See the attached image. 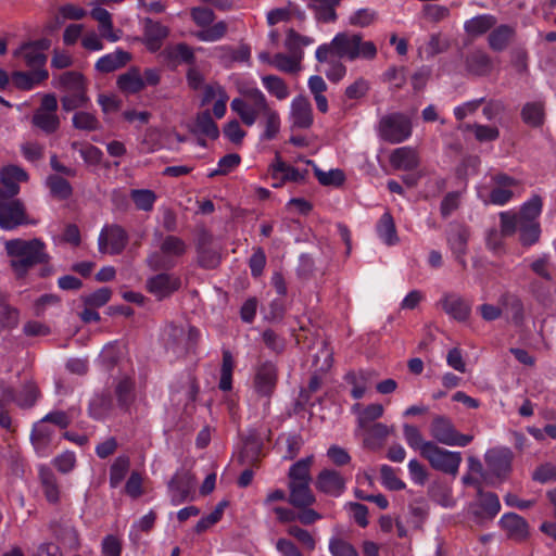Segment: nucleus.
<instances>
[{
	"instance_id": "obj_24",
	"label": "nucleus",
	"mask_w": 556,
	"mask_h": 556,
	"mask_svg": "<svg viewBox=\"0 0 556 556\" xmlns=\"http://www.w3.org/2000/svg\"><path fill=\"white\" fill-rule=\"evenodd\" d=\"M258 106L263 109V132L261 134V140H273L280 131V116L276 110L269 106L267 100H263L258 96Z\"/></svg>"
},
{
	"instance_id": "obj_17",
	"label": "nucleus",
	"mask_w": 556,
	"mask_h": 556,
	"mask_svg": "<svg viewBox=\"0 0 556 556\" xmlns=\"http://www.w3.org/2000/svg\"><path fill=\"white\" fill-rule=\"evenodd\" d=\"M288 121L291 129H307L313 125V109L304 96H296L290 103Z\"/></svg>"
},
{
	"instance_id": "obj_43",
	"label": "nucleus",
	"mask_w": 556,
	"mask_h": 556,
	"mask_svg": "<svg viewBox=\"0 0 556 556\" xmlns=\"http://www.w3.org/2000/svg\"><path fill=\"white\" fill-rule=\"evenodd\" d=\"M302 56L300 54L276 53L270 65L283 73H296L301 70Z\"/></svg>"
},
{
	"instance_id": "obj_39",
	"label": "nucleus",
	"mask_w": 556,
	"mask_h": 556,
	"mask_svg": "<svg viewBox=\"0 0 556 556\" xmlns=\"http://www.w3.org/2000/svg\"><path fill=\"white\" fill-rule=\"evenodd\" d=\"M314 42V38L301 35L293 28H289L286 30L283 46L287 49V51L291 54H300L303 59L304 48L313 45Z\"/></svg>"
},
{
	"instance_id": "obj_10",
	"label": "nucleus",
	"mask_w": 556,
	"mask_h": 556,
	"mask_svg": "<svg viewBox=\"0 0 556 556\" xmlns=\"http://www.w3.org/2000/svg\"><path fill=\"white\" fill-rule=\"evenodd\" d=\"M29 224L26 215L24 203L14 199V197H7L0 191V227L4 230H12L21 225Z\"/></svg>"
},
{
	"instance_id": "obj_60",
	"label": "nucleus",
	"mask_w": 556,
	"mask_h": 556,
	"mask_svg": "<svg viewBox=\"0 0 556 556\" xmlns=\"http://www.w3.org/2000/svg\"><path fill=\"white\" fill-rule=\"evenodd\" d=\"M41 483L46 498L50 503H56L60 500V490L54 476L48 470L40 471Z\"/></svg>"
},
{
	"instance_id": "obj_9",
	"label": "nucleus",
	"mask_w": 556,
	"mask_h": 556,
	"mask_svg": "<svg viewBox=\"0 0 556 556\" xmlns=\"http://www.w3.org/2000/svg\"><path fill=\"white\" fill-rule=\"evenodd\" d=\"M31 123L46 134H53L60 127L58 100L52 93L42 97L39 108L34 112Z\"/></svg>"
},
{
	"instance_id": "obj_32",
	"label": "nucleus",
	"mask_w": 556,
	"mask_h": 556,
	"mask_svg": "<svg viewBox=\"0 0 556 556\" xmlns=\"http://www.w3.org/2000/svg\"><path fill=\"white\" fill-rule=\"evenodd\" d=\"M20 324V311L12 306L7 294L0 292V333L15 329Z\"/></svg>"
},
{
	"instance_id": "obj_37",
	"label": "nucleus",
	"mask_w": 556,
	"mask_h": 556,
	"mask_svg": "<svg viewBox=\"0 0 556 556\" xmlns=\"http://www.w3.org/2000/svg\"><path fill=\"white\" fill-rule=\"evenodd\" d=\"M289 503L295 507H306L315 502L309 482L289 483Z\"/></svg>"
},
{
	"instance_id": "obj_59",
	"label": "nucleus",
	"mask_w": 556,
	"mask_h": 556,
	"mask_svg": "<svg viewBox=\"0 0 556 556\" xmlns=\"http://www.w3.org/2000/svg\"><path fill=\"white\" fill-rule=\"evenodd\" d=\"M520 242L523 245H532L536 243L541 236V227L539 222H520L519 227Z\"/></svg>"
},
{
	"instance_id": "obj_30",
	"label": "nucleus",
	"mask_w": 556,
	"mask_h": 556,
	"mask_svg": "<svg viewBox=\"0 0 556 556\" xmlns=\"http://www.w3.org/2000/svg\"><path fill=\"white\" fill-rule=\"evenodd\" d=\"M130 59V53L122 49H116L111 53L102 55L96 62L94 68L100 73H111L126 65Z\"/></svg>"
},
{
	"instance_id": "obj_62",
	"label": "nucleus",
	"mask_w": 556,
	"mask_h": 556,
	"mask_svg": "<svg viewBox=\"0 0 556 556\" xmlns=\"http://www.w3.org/2000/svg\"><path fill=\"white\" fill-rule=\"evenodd\" d=\"M111 296V289L108 287H102L89 294L84 295L83 301L85 306L99 308L104 306L110 301Z\"/></svg>"
},
{
	"instance_id": "obj_49",
	"label": "nucleus",
	"mask_w": 556,
	"mask_h": 556,
	"mask_svg": "<svg viewBox=\"0 0 556 556\" xmlns=\"http://www.w3.org/2000/svg\"><path fill=\"white\" fill-rule=\"evenodd\" d=\"M130 199L138 210L150 212L153 210L157 197L150 189H132L130 191Z\"/></svg>"
},
{
	"instance_id": "obj_26",
	"label": "nucleus",
	"mask_w": 556,
	"mask_h": 556,
	"mask_svg": "<svg viewBox=\"0 0 556 556\" xmlns=\"http://www.w3.org/2000/svg\"><path fill=\"white\" fill-rule=\"evenodd\" d=\"M390 163L395 169L413 170L419 166L420 159L415 148L406 146L393 150Z\"/></svg>"
},
{
	"instance_id": "obj_22",
	"label": "nucleus",
	"mask_w": 556,
	"mask_h": 556,
	"mask_svg": "<svg viewBox=\"0 0 556 556\" xmlns=\"http://www.w3.org/2000/svg\"><path fill=\"white\" fill-rule=\"evenodd\" d=\"M180 281L169 274H159L147 280V289L157 299H164L179 288Z\"/></svg>"
},
{
	"instance_id": "obj_3",
	"label": "nucleus",
	"mask_w": 556,
	"mask_h": 556,
	"mask_svg": "<svg viewBox=\"0 0 556 556\" xmlns=\"http://www.w3.org/2000/svg\"><path fill=\"white\" fill-rule=\"evenodd\" d=\"M53 85L64 92L61 103L66 112L85 108L90 101L87 94V81L79 72H65L54 79Z\"/></svg>"
},
{
	"instance_id": "obj_42",
	"label": "nucleus",
	"mask_w": 556,
	"mask_h": 556,
	"mask_svg": "<svg viewBox=\"0 0 556 556\" xmlns=\"http://www.w3.org/2000/svg\"><path fill=\"white\" fill-rule=\"evenodd\" d=\"M500 303L504 307V314L516 325L523 320V305L519 298L514 294H503L500 296Z\"/></svg>"
},
{
	"instance_id": "obj_25",
	"label": "nucleus",
	"mask_w": 556,
	"mask_h": 556,
	"mask_svg": "<svg viewBox=\"0 0 556 556\" xmlns=\"http://www.w3.org/2000/svg\"><path fill=\"white\" fill-rule=\"evenodd\" d=\"M38 397V391L35 384L28 383L15 396L10 388L0 384V403L16 402L21 407H30L35 404Z\"/></svg>"
},
{
	"instance_id": "obj_36",
	"label": "nucleus",
	"mask_w": 556,
	"mask_h": 556,
	"mask_svg": "<svg viewBox=\"0 0 556 556\" xmlns=\"http://www.w3.org/2000/svg\"><path fill=\"white\" fill-rule=\"evenodd\" d=\"M495 24V16L481 14L467 20L464 23V30L471 37H479L489 31Z\"/></svg>"
},
{
	"instance_id": "obj_52",
	"label": "nucleus",
	"mask_w": 556,
	"mask_h": 556,
	"mask_svg": "<svg viewBox=\"0 0 556 556\" xmlns=\"http://www.w3.org/2000/svg\"><path fill=\"white\" fill-rule=\"evenodd\" d=\"M543 207V202L540 195H533L526 201L520 208V222H538Z\"/></svg>"
},
{
	"instance_id": "obj_13",
	"label": "nucleus",
	"mask_w": 556,
	"mask_h": 556,
	"mask_svg": "<svg viewBox=\"0 0 556 556\" xmlns=\"http://www.w3.org/2000/svg\"><path fill=\"white\" fill-rule=\"evenodd\" d=\"M470 230L463 224H451L446 233L448 249L458 264L464 268L467 266L466 254Z\"/></svg>"
},
{
	"instance_id": "obj_29",
	"label": "nucleus",
	"mask_w": 556,
	"mask_h": 556,
	"mask_svg": "<svg viewBox=\"0 0 556 556\" xmlns=\"http://www.w3.org/2000/svg\"><path fill=\"white\" fill-rule=\"evenodd\" d=\"M159 58L167 65H176L178 63H193L194 53L188 45L177 43L167 46Z\"/></svg>"
},
{
	"instance_id": "obj_64",
	"label": "nucleus",
	"mask_w": 556,
	"mask_h": 556,
	"mask_svg": "<svg viewBox=\"0 0 556 556\" xmlns=\"http://www.w3.org/2000/svg\"><path fill=\"white\" fill-rule=\"evenodd\" d=\"M329 552L332 556H358L356 548L340 538H331L329 540Z\"/></svg>"
},
{
	"instance_id": "obj_18",
	"label": "nucleus",
	"mask_w": 556,
	"mask_h": 556,
	"mask_svg": "<svg viewBox=\"0 0 556 556\" xmlns=\"http://www.w3.org/2000/svg\"><path fill=\"white\" fill-rule=\"evenodd\" d=\"M169 35V28L150 17L142 20V42L147 50L154 53L161 50L164 40Z\"/></svg>"
},
{
	"instance_id": "obj_33",
	"label": "nucleus",
	"mask_w": 556,
	"mask_h": 556,
	"mask_svg": "<svg viewBox=\"0 0 556 556\" xmlns=\"http://www.w3.org/2000/svg\"><path fill=\"white\" fill-rule=\"evenodd\" d=\"M273 178H280L282 181H302L307 175V170H300L285 163L279 156L276 157L275 162L270 165Z\"/></svg>"
},
{
	"instance_id": "obj_61",
	"label": "nucleus",
	"mask_w": 556,
	"mask_h": 556,
	"mask_svg": "<svg viewBox=\"0 0 556 556\" xmlns=\"http://www.w3.org/2000/svg\"><path fill=\"white\" fill-rule=\"evenodd\" d=\"M377 20V12L369 8H362L349 16V24L355 27H368Z\"/></svg>"
},
{
	"instance_id": "obj_63",
	"label": "nucleus",
	"mask_w": 556,
	"mask_h": 556,
	"mask_svg": "<svg viewBox=\"0 0 556 556\" xmlns=\"http://www.w3.org/2000/svg\"><path fill=\"white\" fill-rule=\"evenodd\" d=\"M240 155L237 153H229L219 159L217 167L208 173V177L217 175H226L235 169L240 164Z\"/></svg>"
},
{
	"instance_id": "obj_21",
	"label": "nucleus",
	"mask_w": 556,
	"mask_h": 556,
	"mask_svg": "<svg viewBox=\"0 0 556 556\" xmlns=\"http://www.w3.org/2000/svg\"><path fill=\"white\" fill-rule=\"evenodd\" d=\"M28 180V174L20 166L8 165L0 170V181L7 197H15L20 192V184Z\"/></svg>"
},
{
	"instance_id": "obj_51",
	"label": "nucleus",
	"mask_w": 556,
	"mask_h": 556,
	"mask_svg": "<svg viewBox=\"0 0 556 556\" xmlns=\"http://www.w3.org/2000/svg\"><path fill=\"white\" fill-rule=\"evenodd\" d=\"M522 119L526 124L536 127L543 123L544 106L540 101L528 102L521 111Z\"/></svg>"
},
{
	"instance_id": "obj_47",
	"label": "nucleus",
	"mask_w": 556,
	"mask_h": 556,
	"mask_svg": "<svg viewBox=\"0 0 556 556\" xmlns=\"http://www.w3.org/2000/svg\"><path fill=\"white\" fill-rule=\"evenodd\" d=\"M193 130L194 132L206 136L210 139H217L219 136V129L208 111L197 116Z\"/></svg>"
},
{
	"instance_id": "obj_41",
	"label": "nucleus",
	"mask_w": 556,
	"mask_h": 556,
	"mask_svg": "<svg viewBox=\"0 0 556 556\" xmlns=\"http://www.w3.org/2000/svg\"><path fill=\"white\" fill-rule=\"evenodd\" d=\"M467 70L475 75H486L492 71L491 58L483 51L471 52L466 59Z\"/></svg>"
},
{
	"instance_id": "obj_48",
	"label": "nucleus",
	"mask_w": 556,
	"mask_h": 556,
	"mask_svg": "<svg viewBox=\"0 0 556 556\" xmlns=\"http://www.w3.org/2000/svg\"><path fill=\"white\" fill-rule=\"evenodd\" d=\"M263 87L268 91L269 94L274 96L278 100H285L289 97L290 91L287 84L282 78L276 75L262 76Z\"/></svg>"
},
{
	"instance_id": "obj_5",
	"label": "nucleus",
	"mask_w": 556,
	"mask_h": 556,
	"mask_svg": "<svg viewBox=\"0 0 556 556\" xmlns=\"http://www.w3.org/2000/svg\"><path fill=\"white\" fill-rule=\"evenodd\" d=\"M241 97L232 99L230 103V109L233 113H236L241 122L248 126H253L258 115L263 113V109L258 106V96L263 98V100H267L265 94L256 87L239 89Z\"/></svg>"
},
{
	"instance_id": "obj_38",
	"label": "nucleus",
	"mask_w": 556,
	"mask_h": 556,
	"mask_svg": "<svg viewBox=\"0 0 556 556\" xmlns=\"http://www.w3.org/2000/svg\"><path fill=\"white\" fill-rule=\"evenodd\" d=\"M352 412L357 415L358 428L365 429L371 421L382 417L384 408L378 403H372L362 408L361 404L356 403L352 406Z\"/></svg>"
},
{
	"instance_id": "obj_45",
	"label": "nucleus",
	"mask_w": 556,
	"mask_h": 556,
	"mask_svg": "<svg viewBox=\"0 0 556 556\" xmlns=\"http://www.w3.org/2000/svg\"><path fill=\"white\" fill-rule=\"evenodd\" d=\"M515 29L508 25H500L489 35V46L494 51H503L508 46Z\"/></svg>"
},
{
	"instance_id": "obj_54",
	"label": "nucleus",
	"mask_w": 556,
	"mask_h": 556,
	"mask_svg": "<svg viewBox=\"0 0 556 556\" xmlns=\"http://www.w3.org/2000/svg\"><path fill=\"white\" fill-rule=\"evenodd\" d=\"M478 494L479 505L483 515L489 519L494 518L501 510V503L497 495L491 492L483 493L481 490H479Z\"/></svg>"
},
{
	"instance_id": "obj_2",
	"label": "nucleus",
	"mask_w": 556,
	"mask_h": 556,
	"mask_svg": "<svg viewBox=\"0 0 556 556\" xmlns=\"http://www.w3.org/2000/svg\"><path fill=\"white\" fill-rule=\"evenodd\" d=\"M5 251L10 265L18 277H23L29 268L48 261L46 244L40 239H13L5 242Z\"/></svg>"
},
{
	"instance_id": "obj_11",
	"label": "nucleus",
	"mask_w": 556,
	"mask_h": 556,
	"mask_svg": "<svg viewBox=\"0 0 556 556\" xmlns=\"http://www.w3.org/2000/svg\"><path fill=\"white\" fill-rule=\"evenodd\" d=\"M50 47L48 39L26 42L13 52V56L31 70H46L47 56L43 51Z\"/></svg>"
},
{
	"instance_id": "obj_6",
	"label": "nucleus",
	"mask_w": 556,
	"mask_h": 556,
	"mask_svg": "<svg viewBox=\"0 0 556 556\" xmlns=\"http://www.w3.org/2000/svg\"><path fill=\"white\" fill-rule=\"evenodd\" d=\"M422 457L435 470L456 476L462 464V454L440 447L435 442L425 445Z\"/></svg>"
},
{
	"instance_id": "obj_23",
	"label": "nucleus",
	"mask_w": 556,
	"mask_h": 556,
	"mask_svg": "<svg viewBox=\"0 0 556 556\" xmlns=\"http://www.w3.org/2000/svg\"><path fill=\"white\" fill-rule=\"evenodd\" d=\"M90 15L98 22L100 36L110 42H116L122 38V29H115L111 13L104 8H92Z\"/></svg>"
},
{
	"instance_id": "obj_16",
	"label": "nucleus",
	"mask_w": 556,
	"mask_h": 556,
	"mask_svg": "<svg viewBox=\"0 0 556 556\" xmlns=\"http://www.w3.org/2000/svg\"><path fill=\"white\" fill-rule=\"evenodd\" d=\"M514 454L510 448L497 446L490 448L484 454L485 464L494 476L505 479L511 471Z\"/></svg>"
},
{
	"instance_id": "obj_8",
	"label": "nucleus",
	"mask_w": 556,
	"mask_h": 556,
	"mask_svg": "<svg viewBox=\"0 0 556 556\" xmlns=\"http://www.w3.org/2000/svg\"><path fill=\"white\" fill-rule=\"evenodd\" d=\"M379 136L390 143H401L412 136L410 118L402 113L383 116L379 122Z\"/></svg>"
},
{
	"instance_id": "obj_14",
	"label": "nucleus",
	"mask_w": 556,
	"mask_h": 556,
	"mask_svg": "<svg viewBox=\"0 0 556 556\" xmlns=\"http://www.w3.org/2000/svg\"><path fill=\"white\" fill-rule=\"evenodd\" d=\"M437 305L452 319L466 321L471 313V304L459 293L445 291L442 293Z\"/></svg>"
},
{
	"instance_id": "obj_34",
	"label": "nucleus",
	"mask_w": 556,
	"mask_h": 556,
	"mask_svg": "<svg viewBox=\"0 0 556 556\" xmlns=\"http://www.w3.org/2000/svg\"><path fill=\"white\" fill-rule=\"evenodd\" d=\"M311 8L315 17L324 23L334 22L337 20L336 8L342 0H303Z\"/></svg>"
},
{
	"instance_id": "obj_4",
	"label": "nucleus",
	"mask_w": 556,
	"mask_h": 556,
	"mask_svg": "<svg viewBox=\"0 0 556 556\" xmlns=\"http://www.w3.org/2000/svg\"><path fill=\"white\" fill-rule=\"evenodd\" d=\"M190 15L194 24L200 28L193 35L202 42H216L222 40L228 30V24L225 21H215V13L206 7H194L190 10Z\"/></svg>"
},
{
	"instance_id": "obj_55",
	"label": "nucleus",
	"mask_w": 556,
	"mask_h": 556,
	"mask_svg": "<svg viewBox=\"0 0 556 556\" xmlns=\"http://www.w3.org/2000/svg\"><path fill=\"white\" fill-rule=\"evenodd\" d=\"M306 163L312 165L318 181L324 186H340L344 181V174L341 169H330L328 172L320 170L313 161L307 160Z\"/></svg>"
},
{
	"instance_id": "obj_20",
	"label": "nucleus",
	"mask_w": 556,
	"mask_h": 556,
	"mask_svg": "<svg viewBox=\"0 0 556 556\" xmlns=\"http://www.w3.org/2000/svg\"><path fill=\"white\" fill-rule=\"evenodd\" d=\"M316 488L329 496L339 497L346 489V480L334 469H324L316 478Z\"/></svg>"
},
{
	"instance_id": "obj_46",
	"label": "nucleus",
	"mask_w": 556,
	"mask_h": 556,
	"mask_svg": "<svg viewBox=\"0 0 556 556\" xmlns=\"http://www.w3.org/2000/svg\"><path fill=\"white\" fill-rule=\"evenodd\" d=\"M141 150L152 153L163 148V132L157 127H148L140 140Z\"/></svg>"
},
{
	"instance_id": "obj_28",
	"label": "nucleus",
	"mask_w": 556,
	"mask_h": 556,
	"mask_svg": "<svg viewBox=\"0 0 556 556\" xmlns=\"http://www.w3.org/2000/svg\"><path fill=\"white\" fill-rule=\"evenodd\" d=\"M193 481L190 477L178 475L173 477L167 483L172 505L177 506L187 501L190 496Z\"/></svg>"
},
{
	"instance_id": "obj_19",
	"label": "nucleus",
	"mask_w": 556,
	"mask_h": 556,
	"mask_svg": "<svg viewBox=\"0 0 556 556\" xmlns=\"http://www.w3.org/2000/svg\"><path fill=\"white\" fill-rule=\"evenodd\" d=\"M55 430L42 418L33 427L30 441L39 456H48L54 445Z\"/></svg>"
},
{
	"instance_id": "obj_53",
	"label": "nucleus",
	"mask_w": 556,
	"mask_h": 556,
	"mask_svg": "<svg viewBox=\"0 0 556 556\" xmlns=\"http://www.w3.org/2000/svg\"><path fill=\"white\" fill-rule=\"evenodd\" d=\"M403 435L408 446L415 451H418L421 456L422 451H425V445L428 443H433V441H426L422 438L419 429L408 424L403 426Z\"/></svg>"
},
{
	"instance_id": "obj_44",
	"label": "nucleus",
	"mask_w": 556,
	"mask_h": 556,
	"mask_svg": "<svg viewBox=\"0 0 556 556\" xmlns=\"http://www.w3.org/2000/svg\"><path fill=\"white\" fill-rule=\"evenodd\" d=\"M314 457L312 455L299 459L289 469V483L311 482V466Z\"/></svg>"
},
{
	"instance_id": "obj_58",
	"label": "nucleus",
	"mask_w": 556,
	"mask_h": 556,
	"mask_svg": "<svg viewBox=\"0 0 556 556\" xmlns=\"http://www.w3.org/2000/svg\"><path fill=\"white\" fill-rule=\"evenodd\" d=\"M46 185L54 197L63 200L70 198L73 191L70 182L56 175L49 176Z\"/></svg>"
},
{
	"instance_id": "obj_57",
	"label": "nucleus",
	"mask_w": 556,
	"mask_h": 556,
	"mask_svg": "<svg viewBox=\"0 0 556 556\" xmlns=\"http://www.w3.org/2000/svg\"><path fill=\"white\" fill-rule=\"evenodd\" d=\"M130 460L127 456H118L110 468V484L116 488L125 478L129 469Z\"/></svg>"
},
{
	"instance_id": "obj_15",
	"label": "nucleus",
	"mask_w": 556,
	"mask_h": 556,
	"mask_svg": "<svg viewBox=\"0 0 556 556\" xmlns=\"http://www.w3.org/2000/svg\"><path fill=\"white\" fill-rule=\"evenodd\" d=\"M128 242L126 231L117 225H109L103 227L99 235L98 244L102 253L112 255L119 254Z\"/></svg>"
},
{
	"instance_id": "obj_31",
	"label": "nucleus",
	"mask_w": 556,
	"mask_h": 556,
	"mask_svg": "<svg viewBox=\"0 0 556 556\" xmlns=\"http://www.w3.org/2000/svg\"><path fill=\"white\" fill-rule=\"evenodd\" d=\"M47 70H31L29 72L16 71L12 73L11 79L15 87L23 90H30L48 78Z\"/></svg>"
},
{
	"instance_id": "obj_1",
	"label": "nucleus",
	"mask_w": 556,
	"mask_h": 556,
	"mask_svg": "<svg viewBox=\"0 0 556 556\" xmlns=\"http://www.w3.org/2000/svg\"><path fill=\"white\" fill-rule=\"evenodd\" d=\"M378 49L375 42L364 40L359 33L340 31L334 35L329 43H323L317 47L315 58L318 62H328L330 56L344 59L348 61L376 59Z\"/></svg>"
},
{
	"instance_id": "obj_50",
	"label": "nucleus",
	"mask_w": 556,
	"mask_h": 556,
	"mask_svg": "<svg viewBox=\"0 0 556 556\" xmlns=\"http://www.w3.org/2000/svg\"><path fill=\"white\" fill-rule=\"evenodd\" d=\"M72 124L75 129L83 131H94L101 127L100 121L97 116L86 111H78L74 113Z\"/></svg>"
},
{
	"instance_id": "obj_27",
	"label": "nucleus",
	"mask_w": 556,
	"mask_h": 556,
	"mask_svg": "<svg viewBox=\"0 0 556 556\" xmlns=\"http://www.w3.org/2000/svg\"><path fill=\"white\" fill-rule=\"evenodd\" d=\"M500 525L513 540L522 541L529 534L528 522L515 513L504 514L500 519Z\"/></svg>"
},
{
	"instance_id": "obj_7",
	"label": "nucleus",
	"mask_w": 556,
	"mask_h": 556,
	"mask_svg": "<svg viewBox=\"0 0 556 556\" xmlns=\"http://www.w3.org/2000/svg\"><path fill=\"white\" fill-rule=\"evenodd\" d=\"M430 434L439 443L447 446H467L472 440L471 434L459 433L453 421L442 415H438L433 418L430 425Z\"/></svg>"
},
{
	"instance_id": "obj_40",
	"label": "nucleus",
	"mask_w": 556,
	"mask_h": 556,
	"mask_svg": "<svg viewBox=\"0 0 556 556\" xmlns=\"http://www.w3.org/2000/svg\"><path fill=\"white\" fill-rule=\"evenodd\" d=\"M117 87L125 93H137L144 88V81L140 71L130 68L117 78Z\"/></svg>"
},
{
	"instance_id": "obj_56",
	"label": "nucleus",
	"mask_w": 556,
	"mask_h": 556,
	"mask_svg": "<svg viewBox=\"0 0 556 556\" xmlns=\"http://www.w3.org/2000/svg\"><path fill=\"white\" fill-rule=\"evenodd\" d=\"M134 386L135 382L129 377L121 379L116 386L117 401L124 409H127L134 400Z\"/></svg>"
},
{
	"instance_id": "obj_35",
	"label": "nucleus",
	"mask_w": 556,
	"mask_h": 556,
	"mask_svg": "<svg viewBox=\"0 0 556 556\" xmlns=\"http://www.w3.org/2000/svg\"><path fill=\"white\" fill-rule=\"evenodd\" d=\"M379 239L387 245L392 247L399 242V236L392 215L384 212L376 225Z\"/></svg>"
},
{
	"instance_id": "obj_12",
	"label": "nucleus",
	"mask_w": 556,
	"mask_h": 556,
	"mask_svg": "<svg viewBox=\"0 0 556 556\" xmlns=\"http://www.w3.org/2000/svg\"><path fill=\"white\" fill-rule=\"evenodd\" d=\"M278 380V370L274 363L263 362L255 366L252 379L253 391L263 397H270Z\"/></svg>"
}]
</instances>
